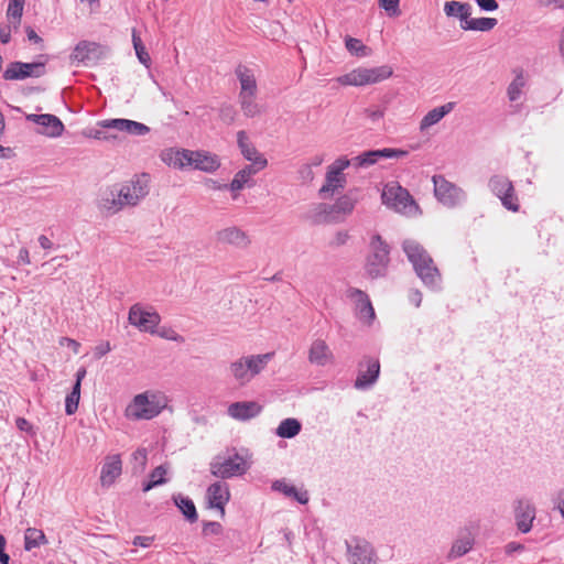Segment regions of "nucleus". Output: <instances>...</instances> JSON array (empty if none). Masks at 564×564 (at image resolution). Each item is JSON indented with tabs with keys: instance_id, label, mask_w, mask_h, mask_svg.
Instances as JSON below:
<instances>
[{
	"instance_id": "b1692460",
	"label": "nucleus",
	"mask_w": 564,
	"mask_h": 564,
	"mask_svg": "<svg viewBox=\"0 0 564 564\" xmlns=\"http://www.w3.org/2000/svg\"><path fill=\"white\" fill-rule=\"evenodd\" d=\"M122 462L119 454L106 456L101 471H100V485L105 488H109L121 475Z\"/></svg>"
},
{
	"instance_id": "052dcab7",
	"label": "nucleus",
	"mask_w": 564,
	"mask_h": 564,
	"mask_svg": "<svg viewBox=\"0 0 564 564\" xmlns=\"http://www.w3.org/2000/svg\"><path fill=\"white\" fill-rule=\"evenodd\" d=\"M273 487L289 497H294V494H296V488L294 486H290L282 481L274 482Z\"/></svg>"
},
{
	"instance_id": "6e6552de",
	"label": "nucleus",
	"mask_w": 564,
	"mask_h": 564,
	"mask_svg": "<svg viewBox=\"0 0 564 564\" xmlns=\"http://www.w3.org/2000/svg\"><path fill=\"white\" fill-rule=\"evenodd\" d=\"M209 466L212 475L221 479L241 476L250 468L248 460L238 453L228 457L218 455L210 462Z\"/></svg>"
},
{
	"instance_id": "7ed1b4c3",
	"label": "nucleus",
	"mask_w": 564,
	"mask_h": 564,
	"mask_svg": "<svg viewBox=\"0 0 564 564\" xmlns=\"http://www.w3.org/2000/svg\"><path fill=\"white\" fill-rule=\"evenodd\" d=\"M403 250L421 280L429 286H437L441 274L426 250L412 239L403 242Z\"/></svg>"
},
{
	"instance_id": "4be33fe9",
	"label": "nucleus",
	"mask_w": 564,
	"mask_h": 564,
	"mask_svg": "<svg viewBox=\"0 0 564 564\" xmlns=\"http://www.w3.org/2000/svg\"><path fill=\"white\" fill-rule=\"evenodd\" d=\"M161 319H129V324L138 328L140 332L158 335L161 338L170 340H178L177 333L165 325H161Z\"/></svg>"
},
{
	"instance_id": "0eeeda50",
	"label": "nucleus",
	"mask_w": 564,
	"mask_h": 564,
	"mask_svg": "<svg viewBox=\"0 0 564 564\" xmlns=\"http://www.w3.org/2000/svg\"><path fill=\"white\" fill-rule=\"evenodd\" d=\"M348 166H350V161L339 158L327 167L325 182L318 191V195L323 199L330 198L345 188L346 177L343 172Z\"/></svg>"
},
{
	"instance_id": "6e6d98bb",
	"label": "nucleus",
	"mask_w": 564,
	"mask_h": 564,
	"mask_svg": "<svg viewBox=\"0 0 564 564\" xmlns=\"http://www.w3.org/2000/svg\"><path fill=\"white\" fill-rule=\"evenodd\" d=\"M299 178L303 183H311L314 180V172L312 169V164H305L299 170Z\"/></svg>"
},
{
	"instance_id": "c756f323",
	"label": "nucleus",
	"mask_w": 564,
	"mask_h": 564,
	"mask_svg": "<svg viewBox=\"0 0 564 564\" xmlns=\"http://www.w3.org/2000/svg\"><path fill=\"white\" fill-rule=\"evenodd\" d=\"M348 297L354 304L356 314H358L359 317H375V310L365 292L358 289H351L348 291Z\"/></svg>"
},
{
	"instance_id": "5701e85b",
	"label": "nucleus",
	"mask_w": 564,
	"mask_h": 564,
	"mask_svg": "<svg viewBox=\"0 0 564 564\" xmlns=\"http://www.w3.org/2000/svg\"><path fill=\"white\" fill-rule=\"evenodd\" d=\"M98 126L105 129L127 132L132 135H144L150 131L148 126L129 119H106L99 121Z\"/></svg>"
},
{
	"instance_id": "58836bf2",
	"label": "nucleus",
	"mask_w": 564,
	"mask_h": 564,
	"mask_svg": "<svg viewBox=\"0 0 564 564\" xmlns=\"http://www.w3.org/2000/svg\"><path fill=\"white\" fill-rule=\"evenodd\" d=\"M302 425L299 420L289 417L279 424L275 434L282 438L295 437L301 432Z\"/></svg>"
},
{
	"instance_id": "4d7b16f0",
	"label": "nucleus",
	"mask_w": 564,
	"mask_h": 564,
	"mask_svg": "<svg viewBox=\"0 0 564 564\" xmlns=\"http://www.w3.org/2000/svg\"><path fill=\"white\" fill-rule=\"evenodd\" d=\"M400 0H380V6L390 13V15H398Z\"/></svg>"
},
{
	"instance_id": "8fccbe9b",
	"label": "nucleus",
	"mask_w": 564,
	"mask_h": 564,
	"mask_svg": "<svg viewBox=\"0 0 564 564\" xmlns=\"http://www.w3.org/2000/svg\"><path fill=\"white\" fill-rule=\"evenodd\" d=\"M79 399H80V388H79V383H78V384H74L70 393L66 397V400H65L66 414L72 415L77 411Z\"/></svg>"
},
{
	"instance_id": "6ab92c4d",
	"label": "nucleus",
	"mask_w": 564,
	"mask_h": 564,
	"mask_svg": "<svg viewBox=\"0 0 564 564\" xmlns=\"http://www.w3.org/2000/svg\"><path fill=\"white\" fill-rule=\"evenodd\" d=\"M216 241L221 245L247 249L251 245L249 235L237 226H228L215 234Z\"/></svg>"
},
{
	"instance_id": "423d86ee",
	"label": "nucleus",
	"mask_w": 564,
	"mask_h": 564,
	"mask_svg": "<svg viewBox=\"0 0 564 564\" xmlns=\"http://www.w3.org/2000/svg\"><path fill=\"white\" fill-rule=\"evenodd\" d=\"M381 199L387 207L405 215H413L419 209L410 193L397 182L384 185Z\"/></svg>"
},
{
	"instance_id": "1a4fd4ad",
	"label": "nucleus",
	"mask_w": 564,
	"mask_h": 564,
	"mask_svg": "<svg viewBox=\"0 0 564 564\" xmlns=\"http://www.w3.org/2000/svg\"><path fill=\"white\" fill-rule=\"evenodd\" d=\"M109 47L93 41H79L69 55L72 65H93L107 57Z\"/></svg>"
},
{
	"instance_id": "37998d69",
	"label": "nucleus",
	"mask_w": 564,
	"mask_h": 564,
	"mask_svg": "<svg viewBox=\"0 0 564 564\" xmlns=\"http://www.w3.org/2000/svg\"><path fill=\"white\" fill-rule=\"evenodd\" d=\"M25 0H9L6 19L12 24H21Z\"/></svg>"
},
{
	"instance_id": "ddd939ff",
	"label": "nucleus",
	"mask_w": 564,
	"mask_h": 564,
	"mask_svg": "<svg viewBox=\"0 0 564 564\" xmlns=\"http://www.w3.org/2000/svg\"><path fill=\"white\" fill-rule=\"evenodd\" d=\"M25 119L36 124L35 132L48 138H58L64 132V123L61 119L50 113H29Z\"/></svg>"
},
{
	"instance_id": "473e14b6",
	"label": "nucleus",
	"mask_w": 564,
	"mask_h": 564,
	"mask_svg": "<svg viewBox=\"0 0 564 564\" xmlns=\"http://www.w3.org/2000/svg\"><path fill=\"white\" fill-rule=\"evenodd\" d=\"M454 102H447L441 107L430 110L420 122V131H426L432 126L438 123L446 115L454 109Z\"/></svg>"
},
{
	"instance_id": "3c124183",
	"label": "nucleus",
	"mask_w": 564,
	"mask_h": 564,
	"mask_svg": "<svg viewBox=\"0 0 564 564\" xmlns=\"http://www.w3.org/2000/svg\"><path fill=\"white\" fill-rule=\"evenodd\" d=\"M345 45L347 51L355 56L364 57L368 55V47L358 39L347 36Z\"/></svg>"
},
{
	"instance_id": "f8f14e48",
	"label": "nucleus",
	"mask_w": 564,
	"mask_h": 564,
	"mask_svg": "<svg viewBox=\"0 0 564 564\" xmlns=\"http://www.w3.org/2000/svg\"><path fill=\"white\" fill-rule=\"evenodd\" d=\"M491 192L500 198L502 205L512 212L519 210L518 198L514 195V188L511 181L502 175H495L490 177L488 183Z\"/></svg>"
},
{
	"instance_id": "680f3d73",
	"label": "nucleus",
	"mask_w": 564,
	"mask_h": 564,
	"mask_svg": "<svg viewBox=\"0 0 564 564\" xmlns=\"http://www.w3.org/2000/svg\"><path fill=\"white\" fill-rule=\"evenodd\" d=\"M221 530L223 527L218 522H206L203 528L205 534H219Z\"/></svg>"
},
{
	"instance_id": "4468645a",
	"label": "nucleus",
	"mask_w": 564,
	"mask_h": 564,
	"mask_svg": "<svg viewBox=\"0 0 564 564\" xmlns=\"http://www.w3.org/2000/svg\"><path fill=\"white\" fill-rule=\"evenodd\" d=\"M359 203V194L350 189L339 196L334 203H330V213L334 225L344 223L355 210Z\"/></svg>"
},
{
	"instance_id": "a18cd8bd",
	"label": "nucleus",
	"mask_w": 564,
	"mask_h": 564,
	"mask_svg": "<svg viewBox=\"0 0 564 564\" xmlns=\"http://www.w3.org/2000/svg\"><path fill=\"white\" fill-rule=\"evenodd\" d=\"M525 84V77L520 70L508 87V97L511 101H516L521 97Z\"/></svg>"
},
{
	"instance_id": "bf43d9fd",
	"label": "nucleus",
	"mask_w": 564,
	"mask_h": 564,
	"mask_svg": "<svg viewBox=\"0 0 564 564\" xmlns=\"http://www.w3.org/2000/svg\"><path fill=\"white\" fill-rule=\"evenodd\" d=\"M111 350V346L109 341H100L94 348V355L96 359H100L105 355H107Z\"/></svg>"
},
{
	"instance_id": "f03ea898",
	"label": "nucleus",
	"mask_w": 564,
	"mask_h": 564,
	"mask_svg": "<svg viewBox=\"0 0 564 564\" xmlns=\"http://www.w3.org/2000/svg\"><path fill=\"white\" fill-rule=\"evenodd\" d=\"M166 405L167 398L164 393L147 390L133 397L124 410V415L133 421H148L158 416Z\"/></svg>"
},
{
	"instance_id": "09e8293b",
	"label": "nucleus",
	"mask_w": 564,
	"mask_h": 564,
	"mask_svg": "<svg viewBox=\"0 0 564 564\" xmlns=\"http://www.w3.org/2000/svg\"><path fill=\"white\" fill-rule=\"evenodd\" d=\"M128 317H160L153 306L137 303L130 307Z\"/></svg>"
},
{
	"instance_id": "f704fd0d",
	"label": "nucleus",
	"mask_w": 564,
	"mask_h": 564,
	"mask_svg": "<svg viewBox=\"0 0 564 564\" xmlns=\"http://www.w3.org/2000/svg\"><path fill=\"white\" fill-rule=\"evenodd\" d=\"M474 545V539L470 533H465L458 536L452 544L446 557L449 561L456 560L458 557L467 554Z\"/></svg>"
},
{
	"instance_id": "13d9d810",
	"label": "nucleus",
	"mask_w": 564,
	"mask_h": 564,
	"mask_svg": "<svg viewBox=\"0 0 564 564\" xmlns=\"http://www.w3.org/2000/svg\"><path fill=\"white\" fill-rule=\"evenodd\" d=\"M365 115L372 122H377V121H379L380 119L383 118L384 109H382L380 107L368 108V109L365 110Z\"/></svg>"
},
{
	"instance_id": "9d476101",
	"label": "nucleus",
	"mask_w": 564,
	"mask_h": 564,
	"mask_svg": "<svg viewBox=\"0 0 564 564\" xmlns=\"http://www.w3.org/2000/svg\"><path fill=\"white\" fill-rule=\"evenodd\" d=\"M370 254L366 262V272L372 278L384 275L389 263V249L388 245L381 239L380 236H375L370 242Z\"/></svg>"
},
{
	"instance_id": "72a5a7b5",
	"label": "nucleus",
	"mask_w": 564,
	"mask_h": 564,
	"mask_svg": "<svg viewBox=\"0 0 564 564\" xmlns=\"http://www.w3.org/2000/svg\"><path fill=\"white\" fill-rule=\"evenodd\" d=\"M238 102L245 117L254 118L263 112V107L258 102V94L238 95Z\"/></svg>"
},
{
	"instance_id": "603ef678",
	"label": "nucleus",
	"mask_w": 564,
	"mask_h": 564,
	"mask_svg": "<svg viewBox=\"0 0 564 564\" xmlns=\"http://www.w3.org/2000/svg\"><path fill=\"white\" fill-rule=\"evenodd\" d=\"M21 24H12L9 20L6 19V22L0 23V42L2 44H8L11 41L12 32H17Z\"/></svg>"
},
{
	"instance_id": "864d4df0",
	"label": "nucleus",
	"mask_w": 564,
	"mask_h": 564,
	"mask_svg": "<svg viewBox=\"0 0 564 564\" xmlns=\"http://www.w3.org/2000/svg\"><path fill=\"white\" fill-rule=\"evenodd\" d=\"M237 112L231 105H226L220 108L219 118L226 124H232L236 120Z\"/></svg>"
},
{
	"instance_id": "ea45409f",
	"label": "nucleus",
	"mask_w": 564,
	"mask_h": 564,
	"mask_svg": "<svg viewBox=\"0 0 564 564\" xmlns=\"http://www.w3.org/2000/svg\"><path fill=\"white\" fill-rule=\"evenodd\" d=\"M173 500L189 522L193 523L197 520V511L192 499L182 495H175Z\"/></svg>"
},
{
	"instance_id": "cd10ccee",
	"label": "nucleus",
	"mask_w": 564,
	"mask_h": 564,
	"mask_svg": "<svg viewBox=\"0 0 564 564\" xmlns=\"http://www.w3.org/2000/svg\"><path fill=\"white\" fill-rule=\"evenodd\" d=\"M267 165V160H260L256 162V164H249L245 166L242 170L238 171L235 174L231 183L229 184V189L232 192L241 191L245 187V185L248 184L250 178L259 171L263 170Z\"/></svg>"
},
{
	"instance_id": "aec40b11",
	"label": "nucleus",
	"mask_w": 564,
	"mask_h": 564,
	"mask_svg": "<svg viewBox=\"0 0 564 564\" xmlns=\"http://www.w3.org/2000/svg\"><path fill=\"white\" fill-rule=\"evenodd\" d=\"M380 373V364L378 359L365 357L358 366V376L355 381L357 389H366L372 386Z\"/></svg>"
},
{
	"instance_id": "a878e982",
	"label": "nucleus",
	"mask_w": 564,
	"mask_h": 564,
	"mask_svg": "<svg viewBox=\"0 0 564 564\" xmlns=\"http://www.w3.org/2000/svg\"><path fill=\"white\" fill-rule=\"evenodd\" d=\"M304 219L312 225H334L330 203H313L304 214Z\"/></svg>"
},
{
	"instance_id": "c03bdc74",
	"label": "nucleus",
	"mask_w": 564,
	"mask_h": 564,
	"mask_svg": "<svg viewBox=\"0 0 564 564\" xmlns=\"http://www.w3.org/2000/svg\"><path fill=\"white\" fill-rule=\"evenodd\" d=\"M166 473H167V469L163 465L158 466L156 468H154L152 470V473L150 474L149 481L143 482L142 490L144 492H147V491L151 490L152 488H154L156 486L165 484L167 481L166 478H165Z\"/></svg>"
},
{
	"instance_id": "bb28decb",
	"label": "nucleus",
	"mask_w": 564,
	"mask_h": 564,
	"mask_svg": "<svg viewBox=\"0 0 564 564\" xmlns=\"http://www.w3.org/2000/svg\"><path fill=\"white\" fill-rule=\"evenodd\" d=\"M262 406L256 401L234 402L228 406V415L235 420L247 421L258 416Z\"/></svg>"
},
{
	"instance_id": "2eb2a0df",
	"label": "nucleus",
	"mask_w": 564,
	"mask_h": 564,
	"mask_svg": "<svg viewBox=\"0 0 564 564\" xmlns=\"http://www.w3.org/2000/svg\"><path fill=\"white\" fill-rule=\"evenodd\" d=\"M405 155H408V151L386 148L364 152L349 161L350 165L355 167H368L381 159H399Z\"/></svg>"
},
{
	"instance_id": "a19ab883",
	"label": "nucleus",
	"mask_w": 564,
	"mask_h": 564,
	"mask_svg": "<svg viewBox=\"0 0 564 564\" xmlns=\"http://www.w3.org/2000/svg\"><path fill=\"white\" fill-rule=\"evenodd\" d=\"M228 293L232 297L230 303L238 307L243 306L247 307L249 303H251V291L246 286H232L228 290Z\"/></svg>"
},
{
	"instance_id": "7c9ffc66",
	"label": "nucleus",
	"mask_w": 564,
	"mask_h": 564,
	"mask_svg": "<svg viewBox=\"0 0 564 564\" xmlns=\"http://www.w3.org/2000/svg\"><path fill=\"white\" fill-rule=\"evenodd\" d=\"M187 149H165L161 152V160L169 166L177 170L187 169Z\"/></svg>"
},
{
	"instance_id": "de8ad7c7",
	"label": "nucleus",
	"mask_w": 564,
	"mask_h": 564,
	"mask_svg": "<svg viewBox=\"0 0 564 564\" xmlns=\"http://www.w3.org/2000/svg\"><path fill=\"white\" fill-rule=\"evenodd\" d=\"M132 43H133V47H134L138 59L140 61V63H142L145 67L149 68L150 64H151V57H150L149 53L147 52L145 46L143 45L140 36L137 34L135 31H133V33H132Z\"/></svg>"
},
{
	"instance_id": "393cba45",
	"label": "nucleus",
	"mask_w": 564,
	"mask_h": 564,
	"mask_svg": "<svg viewBox=\"0 0 564 564\" xmlns=\"http://www.w3.org/2000/svg\"><path fill=\"white\" fill-rule=\"evenodd\" d=\"M206 498L210 508L218 509L221 516L225 514V506L230 499L229 487L226 482L216 481L206 491Z\"/></svg>"
},
{
	"instance_id": "c9c22d12",
	"label": "nucleus",
	"mask_w": 564,
	"mask_h": 564,
	"mask_svg": "<svg viewBox=\"0 0 564 564\" xmlns=\"http://www.w3.org/2000/svg\"><path fill=\"white\" fill-rule=\"evenodd\" d=\"M333 355L327 345L323 340H315L308 354V359L312 364L325 366L332 361Z\"/></svg>"
},
{
	"instance_id": "e2e57ef3",
	"label": "nucleus",
	"mask_w": 564,
	"mask_h": 564,
	"mask_svg": "<svg viewBox=\"0 0 564 564\" xmlns=\"http://www.w3.org/2000/svg\"><path fill=\"white\" fill-rule=\"evenodd\" d=\"M555 508L560 511L564 519V489H560L554 498Z\"/></svg>"
},
{
	"instance_id": "774afa93",
	"label": "nucleus",
	"mask_w": 564,
	"mask_h": 564,
	"mask_svg": "<svg viewBox=\"0 0 564 564\" xmlns=\"http://www.w3.org/2000/svg\"><path fill=\"white\" fill-rule=\"evenodd\" d=\"M61 345L62 346L66 345L67 347L72 348L75 354H78V349L80 346L79 343H77L76 340H74L72 338H67V337H63L61 339Z\"/></svg>"
},
{
	"instance_id": "5fc2aeb1",
	"label": "nucleus",
	"mask_w": 564,
	"mask_h": 564,
	"mask_svg": "<svg viewBox=\"0 0 564 564\" xmlns=\"http://www.w3.org/2000/svg\"><path fill=\"white\" fill-rule=\"evenodd\" d=\"M350 236L347 230H337L329 240V246L333 248L345 246Z\"/></svg>"
},
{
	"instance_id": "49530a36",
	"label": "nucleus",
	"mask_w": 564,
	"mask_h": 564,
	"mask_svg": "<svg viewBox=\"0 0 564 564\" xmlns=\"http://www.w3.org/2000/svg\"><path fill=\"white\" fill-rule=\"evenodd\" d=\"M148 451L143 447L138 448L132 454L131 465L133 474H142L147 467Z\"/></svg>"
},
{
	"instance_id": "f3484780",
	"label": "nucleus",
	"mask_w": 564,
	"mask_h": 564,
	"mask_svg": "<svg viewBox=\"0 0 564 564\" xmlns=\"http://www.w3.org/2000/svg\"><path fill=\"white\" fill-rule=\"evenodd\" d=\"M517 529L521 533H528L533 527L536 516L534 505L525 498H519L513 503Z\"/></svg>"
},
{
	"instance_id": "39448f33",
	"label": "nucleus",
	"mask_w": 564,
	"mask_h": 564,
	"mask_svg": "<svg viewBox=\"0 0 564 564\" xmlns=\"http://www.w3.org/2000/svg\"><path fill=\"white\" fill-rule=\"evenodd\" d=\"M393 74V70L388 65L367 68L357 67L351 72L336 78L337 83L344 86H366L380 83L388 79Z\"/></svg>"
},
{
	"instance_id": "79ce46f5",
	"label": "nucleus",
	"mask_w": 564,
	"mask_h": 564,
	"mask_svg": "<svg viewBox=\"0 0 564 564\" xmlns=\"http://www.w3.org/2000/svg\"><path fill=\"white\" fill-rule=\"evenodd\" d=\"M47 540L42 530L35 528H29L24 535V549L30 551L34 547H39L42 544H46Z\"/></svg>"
},
{
	"instance_id": "412c9836",
	"label": "nucleus",
	"mask_w": 564,
	"mask_h": 564,
	"mask_svg": "<svg viewBox=\"0 0 564 564\" xmlns=\"http://www.w3.org/2000/svg\"><path fill=\"white\" fill-rule=\"evenodd\" d=\"M187 167H193L206 173H213L220 167V160L218 155L207 151L188 150Z\"/></svg>"
},
{
	"instance_id": "c85d7f7f",
	"label": "nucleus",
	"mask_w": 564,
	"mask_h": 564,
	"mask_svg": "<svg viewBox=\"0 0 564 564\" xmlns=\"http://www.w3.org/2000/svg\"><path fill=\"white\" fill-rule=\"evenodd\" d=\"M235 75L240 84L238 95H253L258 94V84L254 72L246 65H238L235 69Z\"/></svg>"
},
{
	"instance_id": "2f4dec72",
	"label": "nucleus",
	"mask_w": 564,
	"mask_h": 564,
	"mask_svg": "<svg viewBox=\"0 0 564 564\" xmlns=\"http://www.w3.org/2000/svg\"><path fill=\"white\" fill-rule=\"evenodd\" d=\"M237 143L243 158L256 164L260 160H267L262 154L258 152L256 147L250 142L246 131L240 130L237 132Z\"/></svg>"
},
{
	"instance_id": "69168bd1",
	"label": "nucleus",
	"mask_w": 564,
	"mask_h": 564,
	"mask_svg": "<svg viewBox=\"0 0 564 564\" xmlns=\"http://www.w3.org/2000/svg\"><path fill=\"white\" fill-rule=\"evenodd\" d=\"M476 3L484 11H495L498 8L496 0H476Z\"/></svg>"
},
{
	"instance_id": "dca6fc26",
	"label": "nucleus",
	"mask_w": 564,
	"mask_h": 564,
	"mask_svg": "<svg viewBox=\"0 0 564 564\" xmlns=\"http://www.w3.org/2000/svg\"><path fill=\"white\" fill-rule=\"evenodd\" d=\"M44 63L12 62L3 73L6 80H21L28 77H40L44 74Z\"/></svg>"
},
{
	"instance_id": "9b49d317",
	"label": "nucleus",
	"mask_w": 564,
	"mask_h": 564,
	"mask_svg": "<svg viewBox=\"0 0 564 564\" xmlns=\"http://www.w3.org/2000/svg\"><path fill=\"white\" fill-rule=\"evenodd\" d=\"M434 183V194L436 198L447 207H454L462 203L466 194L465 192L457 187L455 184L448 182L442 175L433 176Z\"/></svg>"
},
{
	"instance_id": "f257e3e1",
	"label": "nucleus",
	"mask_w": 564,
	"mask_h": 564,
	"mask_svg": "<svg viewBox=\"0 0 564 564\" xmlns=\"http://www.w3.org/2000/svg\"><path fill=\"white\" fill-rule=\"evenodd\" d=\"M149 174L134 175L120 186L117 192H111L102 198V207L115 214L127 206H135L149 194Z\"/></svg>"
},
{
	"instance_id": "4c0bfd02",
	"label": "nucleus",
	"mask_w": 564,
	"mask_h": 564,
	"mask_svg": "<svg viewBox=\"0 0 564 564\" xmlns=\"http://www.w3.org/2000/svg\"><path fill=\"white\" fill-rule=\"evenodd\" d=\"M444 12L447 17H458L460 24H464L471 14V7L468 3L447 1L444 4Z\"/></svg>"
},
{
	"instance_id": "a211bd4d",
	"label": "nucleus",
	"mask_w": 564,
	"mask_h": 564,
	"mask_svg": "<svg viewBox=\"0 0 564 564\" xmlns=\"http://www.w3.org/2000/svg\"><path fill=\"white\" fill-rule=\"evenodd\" d=\"M347 558L350 564H376V553L371 544L365 540L347 543Z\"/></svg>"
},
{
	"instance_id": "338daca9",
	"label": "nucleus",
	"mask_w": 564,
	"mask_h": 564,
	"mask_svg": "<svg viewBox=\"0 0 564 564\" xmlns=\"http://www.w3.org/2000/svg\"><path fill=\"white\" fill-rule=\"evenodd\" d=\"M6 538L3 535H0V563L1 564H9L10 556L6 553Z\"/></svg>"
},
{
	"instance_id": "20e7f679",
	"label": "nucleus",
	"mask_w": 564,
	"mask_h": 564,
	"mask_svg": "<svg viewBox=\"0 0 564 564\" xmlns=\"http://www.w3.org/2000/svg\"><path fill=\"white\" fill-rule=\"evenodd\" d=\"M272 356L271 352L241 356L230 364L229 373L239 386H246L264 370Z\"/></svg>"
},
{
	"instance_id": "e433bc0d",
	"label": "nucleus",
	"mask_w": 564,
	"mask_h": 564,
	"mask_svg": "<svg viewBox=\"0 0 564 564\" xmlns=\"http://www.w3.org/2000/svg\"><path fill=\"white\" fill-rule=\"evenodd\" d=\"M498 21L495 18H467L460 28L466 31H480L488 32L497 25Z\"/></svg>"
},
{
	"instance_id": "0e129e2a",
	"label": "nucleus",
	"mask_w": 564,
	"mask_h": 564,
	"mask_svg": "<svg viewBox=\"0 0 564 564\" xmlns=\"http://www.w3.org/2000/svg\"><path fill=\"white\" fill-rule=\"evenodd\" d=\"M525 549V546L521 543H518V542H509L508 544H506L505 546V553L507 555H511L513 553H517V552H523Z\"/></svg>"
}]
</instances>
